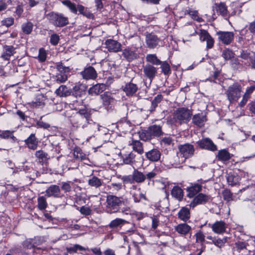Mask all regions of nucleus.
<instances>
[{
  "label": "nucleus",
  "mask_w": 255,
  "mask_h": 255,
  "mask_svg": "<svg viewBox=\"0 0 255 255\" xmlns=\"http://www.w3.org/2000/svg\"><path fill=\"white\" fill-rule=\"evenodd\" d=\"M122 180L124 183H130L132 184L134 183V181L133 179V176L132 174L131 175H126L124 176L122 178Z\"/></svg>",
  "instance_id": "61"
},
{
  "label": "nucleus",
  "mask_w": 255,
  "mask_h": 255,
  "mask_svg": "<svg viewBox=\"0 0 255 255\" xmlns=\"http://www.w3.org/2000/svg\"><path fill=\"white\" fill-rule=\"evenodd\" d=\"M45 193L48 197L60 198L61 196L60 188L56 185H50L47 188Z\"/></svg>",
  "instance_id": "16"
},
{
  "label": "nucleus",
  "mask_w": 255,
  "mask_h": 255,
  "mask_svg": "<svg viewBox=\"0 0 255 255\" xmlns=\"http://www.w3.org/2000/svg\"><path fill=\"white\" fill-rule=\"evenodd\" d=\"M223 57L226 60H230L234 57V53L229 49H225L222 53Z\"/></svg>",
  "instance_id": "56"
},
{
  "label": "nucleus",
  "mask_w": 255,
  "mask_h": 255,
  "mask_svg": "<svg viewBox=\"0 0 255 255\" xmlns=\"http://www.w3.org/2000/svg\"><path fill=\"white\" fill-rule=\"evenodd\" d=\"M192 115V111L187 108H179L174 113L173 122L176 125L188 123Z\"/></svg>",
  "instance_id": "2"
},
{
  "label": "nucleus",
  "mask_w": 255,
  "mask_h": 255,
  "mask_svg": "<svg viewBox=\"0 0 255 255\" xmlns=\"http://www.w3.org/2000/svg\"><path fill=\"white\" fill-rule=\"evenodd\" d=\"M14 48L12 46H6L4 47L3 53L1 55V58L4 60H9L10 57L13 55Z\"/></svg>",
  "instance_id": "39"
},
{
  "label": "nucleus",
  "mask_w": 255,
  "mask_h": 255,
  "mask_svg": "<svg viewBox=\"0 0 255 255\" xmlns=\"http://www.w3.org/2000/svg\"><path fill=\"white\" fill-rule=\"evenodd\" d=\"M216 10L223 17L227 18L228 16V12L226 5L223 3L216 4Z\"/></svg>",
  "instance_id": "37"
},
{
  "label": "nucleus",
  "mask_w": 255,
  "mask_h": 255,
  "mask_svg": "<svg viewBox=\"0 0 255 255\" xmlns=\"http://www.w3.org/2000/svg\"><path fill=\"white\" fill-rule=\"evenodd\" d=\"M38 208L40 210H44L47 206L46 198L44 196H40L37 199Z\"/></svg>",
  "instance_id": "47"
},
{
  "label": "nucleus",
  "mask_w": 255,
  "mask_h": 255,
  "mask_svg": "<svg viewBox=\"0 0 255 255\" xmlns=\"http://www.w3.org/2000/svg\"><path fill=\"white\" fill-rule=\"evenodd\" d=\"M227 239L226 238H224L223 239H214L213 240V244L219 248H222L223 247L226 242Z\"/></svg>",
  "instance_id": "60"
},
{
  "label": "nucleus",
  "mask_w": 255,
  "mask_h": 255,
  "mask_svg": "<svg viewBox=\"0 0 255 255\" xmlns=\"http://www.w3.org/2000/svg\"><path fill=\"white\" fill-rule=\"evenodd\" d=\"M0 137L2 138H10L14 141L16 139L15 137L13 135V131L10 130H0Z\"/></svg>",
  "instance_id": "46"
},
{
  "label": "nucleus",
  "mask_w": 255,
  "mask_h": 255,
  "mask_svg": "<svg viewBox=\"0 0 255 255\" xmlns=\"http://www.w3.org/2000/svg\"><path fill=\"white\" fill-rule=\"evenodd\" d=\"M175 231L181 235H186L191 230L190 226L185 223L180 224L175 227Z\"/></svg>",
  "instance_id": "28"
},
{
  "label": "nucleus",
  "mask_w": 255,
  "mask_h": 255,
  "mask_svg": "<svg viewBox=\"0 0 255 255\" xmlns=\"http://www.w3.org/2000/svg\"><path fill=\"white\" fill-rule=\"evenodd\" d=\"M47 17L50 23L57 27H63L69 23L68 18L62 13L51 12L47 14Z\"/></svg>",
  "instance_id": "5"
},
{
  "label": "nucleus",
  "mask_w": 255,
  "mask_h": 255,
  "mask_svg": "<svg viewBox=\"0 0 255 255\" xmlns=\"http://www.w3.org/2000/svg\"><path fill=\"white\" fill-rule=\"evenodd\" d=\"M86 87L83 84L76 85L72 90V94L76 97H81L85 93Z\"/></svg>",
  "instance_id": "27"
},
{
  "label": "nucleus",
  "mask_w": 255,
  "mask_h": 255,
  "mask_svg": "<svg viewBox=\"0 0 255 255\" xmlns=\"http://www.w3.org/2000/svg\"><path fill=\"white\" fill-rule=\"evenodd\" d=\"M106 48L111 52H118L122 49V44L116 40L108 39L105 42Z\"/></svg>",
  "instance_id": "10"
},
{
  "label": "nucleus",
  "mask_w": 255,
  "mask_h": 255,
  "mask_svg": "<svg viewBox=\"0 0 255 255\" xmlns=\"http://www.w3.org/2000/svg\"><path fill=\"white\" fill-rule=\"evenodd\" d=\"M217 34L219 40L226 45L230 44L234 39V34L232 32L220 31Z\"/></svg>",
  "instance_id": "12"
},
{
  "label": "nucleus",
  "mask_w": 255,
  "mask_h": 255,
  "mask_svg": "<svg viewBox=\"0 0 255 255\" xmlns=\"http://www.w3.org/2000/svg\"><path fill=\"white\" fill-rule=\"evenodd\" d=\"M54 79L57 83H64L67 80L68 76L66 74L58 73L55 76Z\"/></svg>",
  "instance_id": "52"
},
{
  "label": "nucleus",
  "mask_w": 255,
  "mask_h": 255,
  "mask_svg": "<svg viewBox=\"0 0 255 255\" xmlns=\"http://www.w3.org/2000/svg\"><path fill=\"white\" fill-rule=\"evenodd\" d=\"M132 174L133 176L134 182L137 183H142L146 179V176L145 174L141 171H138L136 169H134Z\"/></svg>",
  "instance_id": "31"
},
{
  "label": "nucleus",
  "mask_w": 255,
  "mask_h": 255,
  "mask_svg": "<svg viewBox=\"0 0 255 255\" xmlns=\"http://www.w3.org/2000/svg\"><path fill=\"white\" fill-rule=\"evenodd\" d=\"M190 16L194 20H196L199 22L204 21V20L198 15L197 11L195 10H189L188 12Z\"/></svg>",
  "instance_id": "57"
},
{
  "label": "nucleus",
  "mask_w": 255,
  "mask_h": 255,
  "mask_svg": "<svg viewBox=\"0 0 255 255\" xmlns=\"http://www.w3.org/2000/svg\"><path fill=\"white\" fill-rule=\"evenodd\" d=\"M127 221L124 219L120 218H117L111 222L109 224V227L111 228H115L124 225Z\"/></svg>",
  "instance_id": "43"
},
{
  "label": "nucleus",
  "mask_w": 255,
  "mask_h": 255,
  "mask_svg": "<svg viewBox=\"0 0 255 255\" xmlns=\"http://www.w3.org/2000/svg\"><path fill=\"white\" fill-rule=\"evenodd\" d=\"M121 127L125 129L124 132L126 133L129 132L132 129L130 123L128 121L123 123Z\"/></svg>",
  "instance_id": "62"
},
{
  "label": "nucleus",
  "mask_w": 255,
  "mask_h": 255,
  "mask_svg": "<svg viewBox=\"0 0 255 255\" xmlns=\"http://www.w3.org/2000/svg\"><path fill=\"white\" fill-rule=\"evenodd\" d=\"M146 61L152 65H159L161 61L157 58L155 54H149L146 56Z\"/></svg>",
  "instance_id": "40"
},
{
  "label": "nucleus",
  "mask_w": 255,
  "mask_h": 255,
  "mask_svg": "<svg viewBox=\"0 0 255 255\" xmlns=\"http://www.w3.org/2000/svg\"><path fill=\"white\" fill-rule=\"evenodd\" d=\"M25 142L29 149L35 150L37 148L38 141L35 134L32 133L25 139Z\"/></svg>",
  "instance_id": "24"
},
{
  "label": "nucleus",
  "mask_w": 255,
  "mask_h": 255,
  "mask_svg": "<svg viewBox=\"0 0 255 255\" xmlns=\"http://www.w3.org/2000/svg\"><path fill=\"white\" fill-rule=\"evenodd\" d=\"M46 100V97L44 94H38L36 96L35 101L31 102L29 104L33 108H42L45 105Z\"/></svg>",
  "instance_id": "18"
},
{
  "label": "nucleus",
  "mask_w": 255,
  "mask_h": 255,
  "mask_svg": "<svg viewBox=\"0 0 255 255\" xmlns=\"http://www.w3.org/2000/svg\"><path fill=\"white\" fill-rule=\"evenodd\" d=\"M88 184L89 185L95 188H98L102 185V181L96 176H92L88 180Z\"/></svg>",
  "instance_id": "42"
},
{
  "label": "nucleus",
  "mask_w": 255,
  "mask_h": 255,
  "mask_svg": "<svg viewBox=\"0 0 255 255\" xmlns=\"http://www.w3.org/2000/svg\"><path fill=\"white\" fill-rule=\"evenodd\" d=\"M197 143L198 145L203 149L211 151H215L217 149V146L209 138L202 139L198 141Z\"/></svg>",
  "instance_id": "14"
},
{
  "label": "nucleus",
  "mask_w": 255,
  "mask_h": 255,
  "mask_svg": "<svg viewBox=\"0 0 255 255\" xmlns=\"http://www.w3.org/2000/svg\"><path fill=\"white\" fill-rule=\"evenodd\" d=\"M198 34L201 41H206V47L208 49L212 48L214 46V40L209 33L205 29H200L198 32L195 31L192 34L195 35Z\"/></svg>",
  "instance_id": "9"
},
{
  "label": "nucleus",
  "mask_w": 255,
  "mask_h": 255,
  "mask_svg": "<svg viewBox=\"0 0 255 255\" xmlns=\"http://www.w3.org/2000/svg\"><path fill=\"white\" fill-rule=\"evenodd\" d=\"M123 56L128 62L136 59L138 57L137 53L129 48H126L123 51Z\"/></svg>",
  "instance_id": "23"
},
{
  "label": "nucleus",
  "mask_w": 255,
  "mask_h": 255,
  "mask_svg": "<svg viewBox=\"0 0 255 255\" xmlns=\"http://www.w3.org/2000/svg\"><path fill=\"white\" fill-rule=\"evenodd\" d=\"M138 134L140 139L146 141L162 135L163 132L160 126L154 125L149 127L146 129L139 131Z\"/></svg>",
  "instance_id": "3"
},
{
  "label": "nucleus",
  "mask_w": 255,
  "mask_h": 255,
  "mask_svg": "<svg viewBox=\"0 0 255 255\" xmlns=\"http://www.w3.org/2000/svg\"><path fill=\"white\" fill-rule=\"evenodd\" d=\"M62 3L66 6L71 12L74 14L77 13V6L74 3L72 2L69 0H64L62 1Z\"/></svg>",
  "instance_id": "41"
},
{
  "label": "nucleus",
  "mask_w": 255,
  "mask_h": 255,
  "mask_svg": "<svg viewBox=\"0 0 255 255\" xmlns=\"http://www.w3.org/2000/svg\"><path fill=\"white\" fill-rule=\"evenodd\" d=\"M157 68L151 64H146L143 67L144 75L150 80L151 82L157 74Z\"/></svg>",
  "instance_id": "13"
},
{
  "label": "nucleus",
  "mask_w": 255,
  "mask_h": 255,
  "mask_svg": "<svg viewBox=\"0 0 255 255\" xmlns=\"http://www.w3.org/2000/svg\"><path fill=\"white\" fill-rule=\"evenodd\" d=\"M206 181L201 179L198 180L196 182L192 183L191 185L186 189L187 196L189 198H193L202 190L203 185L205 183Z\"/></svg>",
  "instance_id": "8"
},
{
  "label": "nucleus",
  "mask_w": 255,
  "mask_h": 255,
  "mask_svg": "<svg viewBox=\"0 0 255 255\" xmlns=\"http://www.w3.org/2000/svg\"><path fill=\"white\" fill-rule=\"evenodd\" d=\"M160 151L155 148L152 149L145 153L146 158L152 162H156L158 161L161 156Z\"/></svg>",
  "instance_id": "20"
},
{
  "label": "nucleus",
  "mask_w": 255,
  "mask_h": 255,
  "mask_svg": "<svg viewBox=\"0 0 255 255\" xmlns=\"http://www.w3.org/2000/svg\"><path fill=\"white\" fill-rule=\"evenodd\" d=\"M106 86L104 84H97L91 87L88 91L91 95H98L106 89Z\"/></svg>",
  "instance_id": "25"
},
{
  "label": "nucleus",
  "mask_w": 255,
  "mask_h": 255,
  "mask_svg": "<svg viewBox=\"0 0 255 255\" xmlns=\"http://www.w3.org/2000/svg\"><path fill=\"white\" fill-rule=\"evenodd\" d=\"M33 29V24L31 22H27L23 24L22 25V29L23 32L26 34H30Z\"/></svg>",
  "instance_id": "50"
},
{
  "label": "nucleus",
  "mask_w": 255,
  "mask_h": 255,
  "mask_svg": "<svg viewBox=\"0 0 255 255\" xmlns=\"http://www.w3.org/2000/svg\"><path fill=\"white\" fill-rule=\"evenodd\" d=\"M132 197L133 199L134 202H139L142 199L146 200V198L144 194L140 191V189L139 188L137 190L131 193Z\"/></svg>",
  "instance_id": "36"
},
{
  "label": "nucleus",
  "mask_w": 255,
  "mask_h": 255,
  "mask_svg": "<svg viewBox=\"0 0 255 255\" xmlns=\"http://www.w3.org/2000/svg\"><path fill=\"white\" fill-rule=\"evenodd\" d=\"M226 178L229 184L232 186H235L239 183L240 177L237 175L228 173Z\"/></svg>",
  "instance_id": "35"
},
{
  "label": "nucleus",
  "mask_w": 255,
  "mask_h": 255,
  "mask_svg": "<svg viewBox=\"0 0 255 255\" xmlns=\"http://www.w3.org/2000/svg\"><path fill=\"white\" fill-rule=\"evenodd\" d=\"M235 245L237 251L239 252H241L244 250H247V247L248 244L246 242L239 241L236 242Z\"/></svg>",
  "instance_id": "53"
},
{
  "label": "nucleus",
  "mask_w": 255,
  "mask_h": 255,
  "mask_svg": "<svg viewBox=\"0 0 255 255\" xmlns=\"http://www.w3.org/2000/svg\"><path fill=\"white\" fill-rule=\"evenodd\" d=\"M107 210L108 212L116 213L119 211L120 206L122 204H127L128 199L124 198L123 197H117L113 195H108L107 197Z\"/></svg>",
  "instance_id": "4"
},
{
  "label": "nucleus",
  "mask_w": 255,
  "mask_h": 255,
  "mask_svg": "<svg viewBox=\"0 0 255 255\" xmlns=\"http://www.w3.org/2000/svg\"><path fill=\"white\" fill-rule=\"evenodd\" d=\"M222 195L224 200L230 201L233 200V194L230 190H224L222 192Z\"/></svg>",
  "instance_id": "58"
},
{
  "label": "nucleus",
  "mask_w": 255,
  "mask_h": 255,
  "mask_svg": "<svg viewBox=\"0 0 255 255\" xmlns=\"http://www.w3.org/2000/svg\"><path fill=\"white\" fill-rule=\"evenodd\" d=\"M91 114L85 108L80 109L70 121L74 127L76 128H96V125L91 119Z\"/></svg>",
  "instance_id": "1"
},
{
  "label": "nucleus",
  "mask_w": 255,
  "mask_h": 255,
  "mask_svg": "<svg viewBox=\"0 0 255 255\" xmlns=\"http://www.w3.org/2000/svg\"><path fill=\"white\" fill-rule=\"evenodd\" d=\"M36 157L39 159L40 162H43L47 159V154L43 150H38L35 152Z\"/></svg>",
  "instance_id": "48"
},
{
  "label": "nucleus",
  "mask_w": 255,
  "mask_h": 255,
  "mask_svg": "<svg viewBox=\"0 0 255 255\" xmlns=\"http://www.w3.org/2000/svg\"><path fill=\"white\" fill-rule=\"evenodd\" d=\"M162 72L164 75H168L171 71L170 66L167 61H161L160 64Z\"/></svg>",
  "instance_id": "49"
},
{
  "label": "nucleus",
  "mask_w": 255,
  "mask_h": 255,
  "mask_svg": "<svg viewBox=\"0 0 255 255\" xmlns=\"http://www.w3.org/2000/svg\"><path fill=\"white\" fill-rule=\"evenodd\" d=\"M211 228L215 233L222 234L226 231V224L222 221H217L211 225Z\"/></svg>",
  "instance_id": "22"
},
{
  "label": "nucleus",
  "mask_w": 255,
  "mask_h": 255,
  "mask_svg": "<svg viewBox=\"0 0 255 255\" xmlns=\"http://www.w3.org/2000/svg\"><path fill=\"white\" fill-rule=\"evenodd\" d=\"M138 87L136 84L131 82L125 84L123 87V91L128 96H133L137 91Z\"/></svg>",
  "instance_id": "19"
},
{
  "label": "nucleus",
  "mask_w": 255,
  "mask_h": 255,
  "mask_svg": "<svg viewBox=\"0 0 255 255\" xmlns=\"http://www.w3.org/2000/svg\"><path fill=\"white\" fill-rule=\"evenodd\" d=\"M81 75L86 80H94L97 77V73L95 69L92 66H89L81 72Z\"/></svg>",
  "instance_id": "17"
},
{
  "label": "nucleus",
  "mask_w": 255,
  "mask_h": 255,
  "mask_svg": "<svg viewBox=\"0 0 255 255\" xmlns=\"http://www.w3.org/2000/svg\"><path fill=\"white\" fill-rule=\"evenodd\" d=\"M254 138L255 136H253L252 137V141L250 143V145L249 147V152L250 153V156L249 158H252L255 156V141Z\"/></svg>",
  "instance_id": "54"
},
{
  "label": "nucleus",
  "mask_w": 255,
  "mask_h": 255,
  "mask_svg": "<svg viewBox=\"0 0 255 255\" xmlns=\"http://www.w3.org/2000/svg\"><path fill=\"white\" fill-rule=\"evenodd\" d=\"M119 210L123 213L128 214L130 213V206L129 205V201L128 199V203L127 204H122V205L120 206Z\"/></svg>",
  "instance_id": "51"
},
{
  "label": "nucleus",
  "mask_w": 255,
  "mask_h": 255,
  "mask_svg": "<svg viewBox=\"0 0 255 255\" xmlns=\"http://www.w3.org/2000/svg\"><path fill=\"white\" fill-rule=\"evenodd\" d=\"M73 155L75 159L77 160H83L85 159V155L81 151L80 149H75Z\"/></svg>",
  "instance_id": "55"
},
{
  "label": "nucleus",
  "mask_w": 255,
  "mask_h": 255,
  "mask_svg": "<svg viewBox=\"0 0 255 255\" xmlns=\"http://www.w3.org/2000/svg\"><path fill=\"white\" fill-rule=\"evenodd\" d=\"M160 41V39L154 34L149 33L146 35V43L149 48H156L159 45Z\"/></svg>",
  "instance_id": "15"
},
{
  "label": "nucleus",
  "mask_w": 255,
  "mask_h": 255,
  "mask_svg": "<svg viewBox=\"0 0 255 255\" xmlns=\"http://www.w3.org/2000/svg\"><path fill=\"white\" fill-rule=\"evenodd\" d=\"M218 160L222 161L229 160L231 158L230 153L226 149H222L219 151L217 155Z\"/></svg>",
  "instance_id": "38"
},
{
  "label": "nucleus",
  "mask_w": 255,
  "mask_h": 255,
  "mask_svg": "<svg viewBox=\"0 0 255 255\" xmlns=\"http://www.w3.org/2000/svg\"><path fill=\"white\" fill-rule=\"evenodd\" d=\"M59 36L57 34H53L50 36V42L53 45H56L59 41Z\"/></svg>",
  "instance_id": "64"
},
{
  "label": "nucleus",
  "mask_w": 255,
  "mask_h": 255,
  "mask_svg": "<svg viewBox=\"0 0 255 255\" xmlns=\"http://www.w3.org/2000/svg\"><path fill=\"white\" fill-rule=\"evenodd\" d=\"M241 86L237 83H234L229 87L226 94L230 103L237 101L239 99L241 96Z\"/></svg>",
  "instance_id": "6"
},
{
  "label": "nucleus",
  "mask_w": 255,
  "mask_h": 255,
  "mask_svg": "<svg viewBox=\"0 0 255 255\" xmlns=\"http://www.w3.org/2000/svg\"><path fill=\"white\" fill-rule=\"evenodd\" d=\"M55 93L59 97H66L70 95L71 91L65 85H61L56 89Z\"/></svg>",
  "instance_id": "30"
},
{
  "label": "nucleus",
  "mask_w": 255,
  "mask_h": 255,
  "mask_svg": "<svg viewBox=\"0 0 255 255\" xmlns=\"http://www.w3.org/2000/svg\"><path fill=\"white\" fill-rule=\"evenodd\" d=\"M171 195L178 201H180L183 199L184 193L182 189L179 186H174L171 192Z\"/></svg>",
  "instance_id": "29"
},
{
  "label": "nucleus",
  "mask_w": 255,
  "mask_h": 255,
  "mask_svg": "<svg viewBox=\"0 0 255 255\" xmlns=\"http://www.w3.org/2000/svg\"><path fill=\"white\" fill-rule=\"evenodd\" d=\"M178 217L181 220L186 222L190 218V209L186 207H182L178 213Z\"/></svg>",
  "instance_id": "26"
},
{
  "label": "nucleus",
  "mask_w": 255,
  "mask_h": 255,
  "mask_svg": "<svg viewBox=\"0 0 255 255\" xmlns=\"http://www.w3.org/2000/svg\"><path fill=\"white\" fill-rule=\"evenodd\" d=\"M178 149L179 152L178 153V154L182 157L181 160L178 162L179 164L184 162L186 159L192 157L195 151L193 145L189 143L180 145L178 146Z\"/></svg>",
  "instance_id": "7"
},
{
  "label": "nucleus",
  "mask_w": 255,
  "mask_h": 255,
  "mask_svg": "<svg viewBox=\"0 0 255 255\" xmlns=\"http://www.w3.org/2000/svg\"><path fill=\"white\" fill-rule=\"evenodd\" d=\"M101 98L104 106H109L114 102V99L111 96V94L105 92L101 95Z\"/></svg>",
  "instance_id": "34"
},
{
  "label": "nucleus",
  "mask_w": 255,
  "mask_h": 255,
  "mask_svg": "<svg viewBox=\"0 0 255 255\" xmlns=\"http://www.w3.org/2000/svg\"><path fill=\"white\" fill-rule=\"evenodd\" d=\"M55 66L56 69L59 72V73L66 74L70 71V69L69 67L64 66L62 63H57Z\"/></svg>",
  "instance_id": "44"
},
{
  "label": "nucleus",
  "mask_w": 255,
  "mask_h": 255,
  "mask_svg": "<svg viewBox=\"0 0 255 255\" xmlns=\"http://www.w3.org/2000/svg\"><path fill=\"white\" fill-rule=\"evenodd\" d=\"M162 96L161 95H157L151 102V105L149 111L153 112L154 111L158 104L161 101Z\"/></svg>",
  "instance_id": "45"
},
{
  "label": "nucleus",
  "mask_w": 255,
  "mask_h": 255,
  "mask_svg": "<svg viewBox=\"0 0 255 255\" xmlns=\"http://www.w3.org/2000/svg\"><path fill=\"white\" fill-rule=\"evenodd\" d=\"M132 146V149L139 154L144 152L142 143L139 140H132L129 144Z\"/></svg>",
  "instance_id": "32"
},
{
  "label": "nucleus",
  "mask_w": 255,
  "mask_h": 255,
  "mask_svg": "<svg viewBox=\"0 0 255 255\" xmlns=\"http://www.w3.org/2000/svg\"><path fill=\"white\" fill-rule=\"evenodd\" d=\"M14 20V18L12 17H7L3 19L1 21V23L2 25L9 27L13 24Z\"/></svg>",
  "instance_id": "63"
},
{
  "label": "nucleus",
  "mask_w": 255,
  "mask_h": 255,
  "mask_svg": "<svg viewBox=\"0 0 255 255\" xmlns=\"http://www.w3.org/2000/svg\"><path fill=\"white\" fill-rule=\"evenodd\" d=\"M135 157L136 155L134 153L130 152L123 155V160L125 164H131L135 162Z\"/></svg>",
  "instance_id": "33"
},
{
  "label": "nucleus",
  "mask_w": 255,
  "mask_h": 255,
  "mask_svg": "<svg viewBox=\"0 0 255 255\" xmlns=\"http://www.w3.org/2000/svg\"><path fill=\"white\" fill-rule=\"evenodd\" d=\"M207 121L206 116L203 113H198L193 116L192 122L196 126L199 127L204 126Z\"/></svg>",
  "instance_id": "21"
},
{
  "label": "nucleus",
  "mask_w": 255,
  "mask_h": 255,
  "mask_svg": "<svg viewBox=\"0 0 255 255\" xmlns=\"http://www.w3.org/2000/svg\"><path fill=\"white\" fill-rule=\"evenodd\" d=\"M73 184L70 181L64 182L62 183L61 189L64 192H70L71 190V185Z\"/></svg>",
  "instance_id": "59"
},
{
  "label": "nucleus",
  "mask_w": 255,
  "mask_h": 255,
  "mask_svg": "<svg viewBox=\"0 0 255 255\" xmlns=\"http://www.w3.org/2000/svg\"><path fill=\"white\" fill-rule=\"evenodd\" d=\"M211 197L209 195L203 193H199L194 197L193 200L190 204V206L194 207L197 205L203 204L207 203L210 199Z\"/></svg>",
  "instance_id": "11"
}]
</instances>
